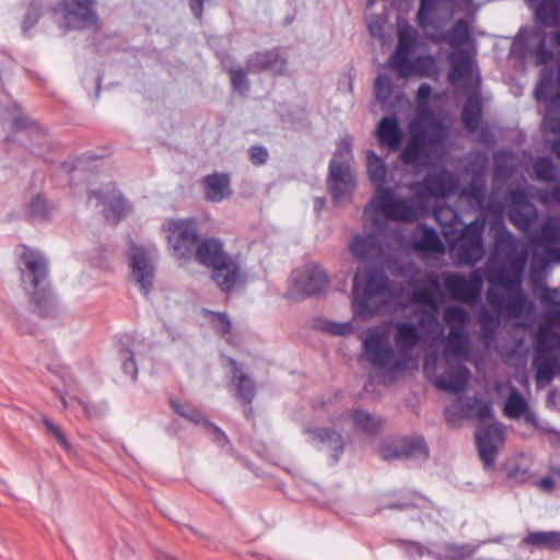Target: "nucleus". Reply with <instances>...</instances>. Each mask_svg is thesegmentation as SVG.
Returning <instances> with one entry per match:
<instances>
[{"mask_svg": "<svg viewBox=\"0 0 560 560\" xmlns=\"http://www.w3.org/2000/svg\"><path fill=\"white\" fill-rule=\"evenodd\" d=\"M451 71L448 80L452 84L464 81L471 75L472 58L465 49L454 51L450 56Z\"/></svg>", "mask_w": 560, "mask_h": 560, "instance_id": "33", "label": "nucleus"}, {"mask_svg": "<svg viewBox=\"0 0 560 560\" xmlns=\"http://www.w3.org/2000/svg\"><path fill=\"white\" fill-rule=\"evenodd\" d=\"M432 89L428 83H421L417 91V101L419 104H424L430 95H431Z\"/></svg>", "mask_w": 560, "mask_h": 560, "instance_id": "64", "label": "nucleus"}, {"mask_svg": "<svg viewBox=\"0 0 560 560\" xmlns=\"http://www.w3.org/2000/svg\"><path fill=\"white\" fill-rule=\"evenodd\" d=\"M524 544L545 547L549 550L560 549V532H533L524 539Z\"/></svg>", "mask_w": 560, "mask_h": 560, "instance_id": "36", "label": "nucleus"}, {"mask_svg": "<svg viewBox=\"0 0 560 560\" xmlns=\"http://www.w3.org/2000/svg\"><path fill=\"white\" fill-rule=\"evenodd\" d=\"M533 170L537 179L541 182L555 180L556 167L550 159L538 158L533 164Z\"/></svg>", "mask_w": 560, "mask_h": 560, "instance_id": "47", "label": "nucleus"}, {"mask_svg": "<svg viewBox=\"0 0 560 560\" xmlns=\"http://www.w3.org/2000/svg\"><path fill=\"white\" fill-rule=\"evenodd\" d=\"M43 423L45 424L47 431L56 438V440L65 450L69 451L71 448L69 441L67 440L66 435L58 425H56L47 417L43 418Z\"/></svg>", "mask_w": 560, "mask_h": 560, "instance_id": "58", "label": "nucleus"}, {"mask_svg": "<svg viewBox=\"0 0 560 560\" xmlns=\"http://www.w3.org/2000/svg\"><path fill=\"white\" fill-rule=\"evenodd\" d=\"M376 137L382 144L387 145L390 150H398L401 145L402 133L397 118L383 117L378 122Z\"/></svg>", "mask_w": 560, "mask_h": 560, "instance_id": "32", "label": "nucleus"}, {"mask_svg": "<svg viewBox=\"0 0 560 560\" xmlns=\"http://www.w3.org/2000/svg\"><path fill=\"white\" fill-rule=\"evenodd\" d=\"M511 202H512V207L511 208H521V209H523V208L532 207L528 203L527 196L522 190H514V191L511 192Z\"/></svg>", "mask_w": 560, "mask_h": 560, "instance_id": "63", "label": "nucleus"}, {"mask_svg": "<svg viewBox=\"0 0 560 560\" xmlns=\"http://www.w3.org/2000/svg\"><path fill=\"white\" fill-rule=\"evenodd\" d=\"M539 200L545 206H560V185L555 186L550 190H542L539 196Z\"/></svg>", "mask_w": 560, "mask_h": 560, "instance_id": "60", "label": "nucleus"}, {"mask_svg": "<svg viewBox=\"0 0 560 560\" xmlns=\"http://www.w3.org/2000/svg\"><path fill=\"white\" fill-rule=\"evenodd\" d=\"M168 242L174 252L183 258L190 257L197 242V226L195 220H180L168 225Z\"/></svg>", "mask_w": 560, "mask_h": 560, "instance_id": "16", "label": "nucleus"}, {"mask_svg": "<svg viewBox=\"0 0 560 560\" xmlns=\"http://www.w3.org/2000/svg\"><path fill=\"white\" fill-rule=\"evenodd\" d=\"M328 280V275L323 267L307 264L292 272L289 295L291 299L301 300L320 293L327 288Z\"/></svg>", "mask_w": 560, "mask_h": 560, "instance_id": "9", "label": "nucleus"}, {"mask_svg": "<svg viewBox=\"0 0 560 560\" xmlns=\"http://www.w3.org/2000/svg\"><path fill=\"white\" fill-rule=\"evenodd\" d=\"M394 342L397 350L389 345L388 334L384 329H369L363 339V349L370 364L390 374L406 371L412 362L411 351L421 340L418 328L408 322H397L394 325Z\"/></svg>", "mask_w": 560, "mask_h": 560, "instance_id": "2", "label": "nucleus"}, {"mask_svg": "<svg viewBox=\"0 0 560 560\" xmlns=\"http://www.w3.org/2000/svg\"><path fill=\"white\" fill-rule=\"evenodd\" d=\"M96 0H60L63 26L67 30L97 27L100 23Z\"/></svg>", "mask_w": 560, "mask_h": 560, "instance_id": "12", "label": "nucleus"}, {"mask_svg": "<svg viewBox=\"0 0 560 560\" xmlns=\"http://www.w3.org/2000/svg\"><path fill=\"white\" fill-rule=\"evenodd\" d=\"M559 294L560 291L558 289H546L540 296L541 303L550 308L549 317L558 323H560Z\"/></svg>", "mask_w": 560, "mask_h": 560, "instance_id": "48", "label": "nucleus"}, {"mask_svg": "<svg viewBox=\"0 0 560 560\" xmlns=\"http://www.w3.org/2000/svg\"><path fill=\"white\" fill-rule=\"evenodd\" d=\"M382 459H428L430 452L422 436H407L383 442L378 447Z\"/></svg>", "mask_w": 560, "mask_h": 560, "instance_id": "13", "label": "nucleus"}, {"mask_svg": "<svg viewBox=\"0 0 560 560\" xmlns=\"http://www.w3.org/2000/svg\"><path fill=\"white\" fill-rule=\"evenodd\" d=\"M412 138L401 152V160L406 164L416 163L422 154V148L425 144L422 136L416 133V122L411 124Z\"/></svg>", "mask_w": 560, "mask_h": 560, "instance_id": "43", "label": "nucleus"}, {"mask_svg": "<svg viewBox=\"0 0 560 560\" xmlns=\"http://www.w3.org/2000/svg\"><path fill=\"white\" fill-rule=\"evenodd\" d=\"M463 126L469 132H475L479 128L481 119V100L477 92L471 93L464 104L460 113Z\"/></svg>", "mask_w": 560, "mask_h": 560, "instance_id": "34", "label": "nucleus"}, {"mask_svg": "<svg viewBox=\"0 0 560 560\" xmlns=\"http://www.w3.org/2000/svg\"><path fill=\"white\" fill-rule=\"evenodd\" d=\"M206 199L211 202H220L232 195L230 176L213 173L203 178Z\"/></svg>", "mask_w": 560, "mask_h": 560, "instance_id": "29", "label": "nucleus"}, {"mask_svg": "<svg viewBox=\"0 0 560 560\" xmlns=\"http://www.w3.org/2000/svg\"><path fill=\"white\" fill-rule=\"evenodd\" d=\"M445 38L452 48L459 50V48L467 44L470 39L467 22L463 19L457 20L451 30L446 33Z\"/></svg>", "mask_w": 560, "mask_h": 560, "instance_id": "40", "label": "nucleus"}, {"mask_svg": "<svg viewBox=\"0 0 560 560\" xmlns=\"http://www.w3.org/2000/svg\"><path fill=\"white\" fill-rule=\"evenodd\" d=\"M205 313L211 317L213 328L221 336H225L231 331L232 324L226 313H218L206 310Z\"/></svg>", "mask_w": 560, "mask_h": 560, "instance_id": "55", "label": "nucleus"}, {"mask_svg": "<svg viewBox=\"0 0 560 560\" xmlns=\"http://www.w3.org/2000/svg\"><path fill=\"white\" fill-rule=\"evenodd\" d=\"M388 292L387 277L376 269H358L353 279V308L360 316L380 311Z\"/></svg>", "mask_w": 560, "mask_h": 560, "instance_id": "4", "label": "nucleus"}, {"mask_svg": "<svg viewBox=\"0 0 560 560\" xmlns=\"http://www.w3.org/2000/svg\"><path fill=\"white\" fill-rule=\"evenodd\" d=\"M415 42L416 38L411 34L407 32H399L398 45L393 56L390 57V63L401 78H408L412 74V62L410 61V55Z\"/></svg>", "mask_w": 560, "mask_h": 560, "instance_id": "22", "label": "nucleus"}, {"mask_svg": "<svg viewBox=\"0 0 560 560\" xmlns=\"http://www.w3.org/2000/svg\"><path fill=\"white\" fill-rule=\"evenodd\" d=\"M486 221L478 218L467 224L455 247L456 257L460 265L475 266L485 256L483 231Z\"/></svg>", "mask_w": 560, "mask_h": 560, "instance_id": "8", "label": "nucleus"}, {"mask_svg": "<svg viewBox=\"0 0 560 560\" xmlns=\"http://www.w3.org/2000/svg\"><path fill=\"white\" fill-rule=\"evenodd\" d=\"M43 423L45 424L47 431L56 438V440L65 450L69 451L71 448L69 441L67 440L66 435L58 425H56L47 417L43 418Z\"/></svg>", "mask_w": 560, "mask_h": 560, "instance_id": "57", "label": "nucleus"}, {"mask_svg": "<svg viewBox=\"0 0 560 560\" xmlns=\"http://www.w3.org/2000/svg\"><path fill=\"white\" fill-rule=\"evenodd\" d=\"M50 210L51 208L45 198H43L40 195H37L30 202L28 215L33 220L44 221L48 219Z\"/></svg>", "mask_w": 560, "mask_h": 560, "instance_id": "52", "label": "nucleus"}, {"mask_svg": "<svg viewBox=\"0 0 560 560\" xmlns=\"http://www.w3.org/2000/svg\"><path fill=\"white\" fill-rule=\"evenodd\" d=\"M268 158V151L262 145H253L249 148V160L254 165L265 164Z\"/></svg>", "mask_w": 560, "mask_h": 560, "instance_id": "59", "label": "nucleus"}, {"mask_svg": "<svg viewBox=\"0 0 560 560\" xmlns=\"http://www.w3.org/2000/svg\"><path fill=\"white\" fill-rule=\"evenodd\" d=\"M439 0H420V7L417 13L418 24L425 28L432 24V19L438 9Z\"/></svg>", "mask_w": 560, "mask_h": 560, "instance_id": "51", "label": "nucleus"}, {"mask_svg": "<svg viewBox=\"0 0 560 560\" xmlns=\"http://www.w3.org/2000/svg\"><path fill=\"white\" fill-rule=\"evenodd\" d=\"M351 417L355 427L369 435L376 434L383 425L382 419L376 418L364 410H355Z\"/></svg>", "mask_w": 560, "mask_h": 560, "instance_id": "38", "label": "nucleus"}, {"mask_svg": "<svg viewBox=\"0 0 560 560\" xmlns=\"http://www.w3.org/2000/svg\"><path fill=\"white\" fill-rule=\"evenodd\" d=\"M19 270L24 290L31 295L39 315L47 317L55 313L56 304L48 285V262L38 250L22 247Z\"/></svg>", "mask_w": 560, "mask_h": 560, "instance_id": "3", "label": "nucleus"}, {"mask_svg": "<svg viewBox=\"0 0 560 560\" xmlns=\"http://www.w3.org/2000/svg\"><path fill=\"white\" fill-rule=\"evenodd\" d=\"M40 4L36 1H33L28 4L27 11L22 23V27L25 32H27L37 23L40 16Z\"/></svg>", "mask_w": 560, "mask_h": 560, "instance_id": "56", "label": "nucleus"}, {"mask_svg": "<svg viewBox=\"0 0 560 560\" xmlns=\"http://www.w3.org/2000/svg\"><path fill=\"white\" fill-rule=\"evenodd\" d=\"M225 70L228 71L231 80V85L233 90L240 92L241 94H245L249 90V81L247 79V73L249 72L247 68L242 67H228L224 63Z\"/></svg>", "mask_w": 560, "mask_h": 560, "instance_id": "45", "label": "nucleus"}, {"mask_svg": "<svg viewBox=\"0 0 560 560\" xmlns=\"http://www.w3.org/2000/svg\"><path fill=\"white\" fill-rule=\"evenodd\" d=\"M535 21L546 28L560 27V0H530Z\"/></svg>", "mask_w": 560, "mask_h": 560, "instance_id": "25", "label": "nucleus"}, {"mask_svg": "<svg viewBox=\"0 0 560 560\" xmlns=\"http://www.w3.org/2000/svg\"><path fill=\"white\" fill-rule=\"evenodd\" d=\"M532 55L537 66H545L553 60L555 55L546 46L545 34L540 35L537 46L532 50Z\"/></svg>", "mask_w": 560, "mask_h": 560, "instance_id": "54", "label": "nucleus"}, {"mask_svg": "<svg viewBox=\"0 0 560 560\" xmlns=\"http://www.w3.org/2000/svg\"><path fill=\"white\" fill-rule=\"evenodd\" d=\"M464 412L469 415L471 412L475 413V416L480 419H489L493 416V409L490 402L482 401L478 398H468L464 402Z\"/></svg>", "mask_w": 560, "mask_h": 560, "instance_id": "46", "label": "nucleus"}, {"mask_svg": "<svg viewBox=\"0 0 560 560\" xmlns=\"http://www.w3.org/2000/svg\"><path fill=\"white\" fill-rule=\"evenodd\" d=\"M458 182L453 174L442 170L429 173L421 182H413L409 188L417 197L430 196L444 198L456 191Z\"/></svg>", "mask_w": 560, "mask_h": 560, "instance_id": "15", "label": "nucleus"}, {"mask_svg": "<svg viewBox=\"0 0 560 560\" xmlns=\"http://www.w3.org/2000/svg\"><path fill=\"white\" fill-rule=\"evenodd\" d=\"M375 96L381 103H386L393 93L390 79L385 74H380L374 84Z\"/></svg>", "mask_w": 560, "mask_h": 560, "instance_id": "53", "label": "nucleus"}, {"mask_svg": "<svg viewBox=\"0 0 560 560\" xmlns=\"http://www.w3.org/2000/svg\"><path fill=\"white\" fill-rule=\"evenodd\" d=\"M509 218L518 230L528 232L536 221L537 211L534 207H529L527 210L511 208Z\"/></svg>", "mask_w": 560, "mask_h": 560, "instance_id": "41", "label": "nucleus"}, {"mask_svg": "<svg viewBox=\"0 0 560 560\" xmlns=\"http://www.w3.org/2000/svg\"><path fill=\"white\" fill-rule=\"evenodd\" d=\"M306 433L310 434L311 441L317 445H324L330 453L335 462L343 453V438L340 433L331 429L315 428L307 429Z\"/></svg>", "mask_w": 560, "mask_h": 560, "instance_id": "26", "label": "nucleus"}, {"mask_svg": "<svg viewBox=\"0 0 560 560\" xmlns=\"http://www.w3.org/2000/svg\"><path fill=\"white\" fill-rule=\"evenodd\" d=\"M411 300L417 304L430 307L429 312H423L420 325L425 326L433 324L441 329V324L434 314L439 310L442 301L441 287L435 275H429L424 281L415 285L411 293Z\"/></svg>", "mask_w": 560, "mask_h": 560, "instance_id": "14", "label": "nucleus"}, {"mask_svg": "<svg viewBox=\"0 0 560 560\" xmlns=\"http://www.w3.org/2000/svg\"><path fill=\"white\" fill-rule=\"evenodd\" d=\"M479 456L486 468H491L495 462L499 445L504 442L502 424L495 422L476 432Z\"/></svg>", "mask_w": 560, "mask_h": 560, "instance_id": "17", "label": "nucleus"}, {"mask_svg": "<svg viewBox=\"0 0 560 560\" xmlns=\"http://www.w3.org/2000/svg\"><path fill=\"white\" fill-rule=\"evenodd\" d=\"M533 241L541 245H560V220L548 217L541 224Z\"/></svg>", "mask_w": 560, "mask_h": 560, "instance_id": "35", "label": "nucleus"}, {"mask_svg": "<svg viewBox=\"0 0 560 560\" xmlns=\"http://www.w3.org/2000/svg\"><path fill=\"white\" fill-rule=\"evenodd\" d=\"M550 329L547 326H540L535 336V357L533 366L535 368V377L537 383L549 384L560 369L556 355L551 353L552 347L549 343Z\"/></svg>", "mask_w": 560, "mask_h": 560, "instance_id": "11", "label": "nucleus"}, {"mask_svg": "<svg viewBox=\"0 0 560 560\" xmlns=\"http://www.w3.org/2000/svg\"><path fill=\"white\" fill-rule=\"evenodd\" d=\"M381 249L382 242L377 233L355 235L350 243V252L359 260L372 258L378 255Z\"/></svg>", "mask_w": 560, "mask_h": 560, "instance_id": "30", "label": "nucleus"}, {"mask_svg": "<svg viewBox=\"0 0 560 560\" xmlns=\"http://www.w3.org/2000/svg\"><path fill=\"white\" fill-rule=\"evenodd\" d=\"M462 196L481 207L486 198V182L482 177L475 175L470 183L463 188Z\"/></svg>", "mask_w": 560, "mask_h": 560, "instance_id": "44", "label": "nucleus"}, {"mask_svg": "<svg viewBox=\"0 0 560 560\" xmlns=\"http://www.w3.org/2000/svg\"><path fill=\"white\" fill-rule=\"evenodd\" d=\"M212 270V279L223 292L232 291L237 283L243 281L240 264L231 256H228Z\"/></svg>", "mask_w": 560, "mask_h": 560, "instance_id": "23", "label": "nucleus"}, {"mask_svg": "<svg viewBox=\"0 0 560 560\" xmlns=\"http://www.w3.org/2000/svg\"><path fill=\"white\" fill-rule=\"evenodd\" d=\"M287 57L280 48L255 51L246 60L249 73L271 71L275 74H283L287 69Z\"/></svg>", "mask_w": 560, "mask_h": 560, "instance_id": "19", "label": "nucleus"}, {"mask_svg": "<svg viewBox=\"0 0 560 560\" xmlns=\"http://www.w3.org/2000/svg\"><path fill=\"white\" fill-rule=\"evenodd\" d=\"M470 319L469 313L456 305L447 306L444 311V320L450 325L445 340V357L455 359L466 358L469 354V337L466 330Z\"/></svg>", "mask_w": 560, "mask_h": 560, "instance_id": "7", "label": "nucleus"}, {"mask_svg": "<svg viewBox=\"0 0 560 560\" xmlns=\"http://www.w3.org/2000/svg\"><path fill=\"white\" fill-rule=\"evenodd\" d=\"M232 365V384L235 387V396L244 406H249L256 395L255 382L238 368L235 360L230 359Z\"/></svg>", "mask_w": 560, "mask_h": 560, "instance_id": "28", "label": "nucleus"}, {"mask_svg": "<svg viewBox=\"0 0 560 560\" xmlns=\"http://www.w3.org/2000/svg\"><path fill=\"white\" fill-rule=\"evenodd\" d=\"M469 375V370L465 365L458 364L436 376L434 385L443 392L459 394L466 389Z\"/></svg>", "mask_w": 560, "mask_h": 560, "instance_id": "24", "label": "nucleus"}, {"mask_svg": "<svg viewBox=\"0 0 560 560\" xmlns=\"http://www.w3.org/2000/svg\"><path fill=\"white\" fill-rule=\"evenodd\" d=\"M371 208L390 221L402 223L416 222L425 214V207L420 199L400 198L390 187H381L375 191L364 215L369 214Z\"/></svg>", "mask_w": 560, "mask_h": 560, "instance_id": "5", "label": "nucleus"}, {"mask_svg": "<svg viewBox=\"0 0 560 560\" xmlns=\"http://www.w3.org/2000/svg\"><path fill=\"white\" fill-rule=\"evenodd\" d=\"M386 173L383 161L374 152H370L368 155V174L370 180L375 185V191L385 187Z\"/></svg>", "mask_w": 560, "mask_h": 560, "instance_id": "42", "label": "nucleus"}, {"mask_svg": "<svg viewBox=\"0 0 560 560\" xmlns=\"http://www.w3.org/2000/svg\"><path fill=\"white\" fill-rule=\"evenodd\" d=\"M205 427H207L211 433H212V440L219 444L220 446H224L226 444H229V439L228 436L225 435V433L219 429L217 425H214L213 423H211L210 421H205Z\"/></svg>", "mask_w": 560, "mask_h": 560, "instance_id": "62", "label": "nucleus"}, {"mask_svg": "<svg viewBox=\"0 0 560 560\" xmlns=\"http://www.w3.org/2000/svg\"><path fill=\"white\" fill-rule=\"evenodd\" d=\"M528 409V404L523 395L512 388L504 404V415L510 419H518Z\"/></svg>", "mask_w": 560, "mask_h": 560, "instance_id": "37", "label": "nucleus"}, {"mask_svg": "<svg viewBox=\"0 0 560 560\" xmlns=\"http://www.w3.org/2000/svg\"><path fill=\"white\" fill-rule=\"evenodd\" d=\"M444 289L452 299L474 305L479 301L483 279L480 269L472 270L468 277L450 272L443 276Z\"/></svg>", "mask_w": 560, "mask_h": 560, "instance_id": "10", "label": "nucleus"}, {"mask_svg": "<svg viewBox=\"0 0 560 560\" xmlns=\"http://www.w3.org/2000/svg\"><path fill=\"white\" fill-rule=\"evenodd\" d=\"M96 199V206H104V215L107 221L117 224L128 211V203L114 185L105 189L91 191L89 200Z\"/></svg>", "mask_w": 560, "mask_h": 560, "instance_id": "18", "label": "nucleus"}, {"mask_svg": "<svg viewBox=\"0 0 560 560\" xmlns=\"http://www.w3.org/2000/svg\"><path fill=\"white\" fill-rule=\"evenodd\" d=\"M351 160V145L349 141L342 140L329 163L327 177V186L335 203L348 202L354 191L355 179L350 167Z\"/></svg>", "mask_w": 560, "mask_h": 560, "instance_id": "6", "label": "nucleus"}, {"mask_svg": "<svg viewBox=\"0 0 560 560\" xmlns=\"http://www.w3.org/2000/svg\"><path fill=\"white\" fill-rule=\"evenodd\" d=\"M476 547L469 544H448L444 547V557L447 560H463L472 556Z\"/></svg>", "mask_w": 560, "mask_h": 560, "instance_id": "49", "label": "nucleus"}, {"mask_svg": "<svg viewBox=\"0 0 560 560\" xmlns=\"http://www.w3.org/2000/svg\"><path fill=\"white\" fill-rule=\"evenodd\" d=\"M517 241L504 226L495 232L491 254L485 266L486 279L492 285L508 290L506 308L517 316L526 302V293L521 287L528 253L518 250Z\"/></svg>", "mask_w": 560, "mask_h": 560, "instance_id": "1", "label": "nucleus"}, {"mask_svg": "<svg viewBox=\"0 0 560 560\" xmlns=\"http://www.w3.org/2000/svg\"><path fill=\"white\" fill-rule=\"evenodd\" d=\"M415 248L419 252L442 253L444 250L436 232L431 228H424L420 238L415 241Z\"/></svg>", "mask_w": 560, "mask_h": 560, "instance_id": "39", "label": "nucleus"}, {"mask_svg": "<svg viewBox=\"0 0 560 560\" xmlns=\"http://www.w3.org/2000/svg\"><path fill=\"white\" fill-rule=\"evenodd\" d=\"M229 255L224 253L222 243L214 238L202 240L196 247L195 257L203 266L217 267Z\"/></svg>", "mask_w": 560, "mask_h": 560, "instance_id": "27", "label": "nucleus"}, {"mask_svg": "<svg viewBox=\"0 0 560 560\" xmlns=\"http://www.w3.org/2000/svg\"><path fill=\"white\" fill-rule=\"evenodd\" d=\"M130 267L132 281L147 295L152 288L154 277V266L149 254L140 247H133L130 256Z\"/></svg>", "mask_w": 560, "mask_h": 560, "instance_id": "21", "label": "nucleus"}, {"mask_svg": "<svg viewBox=\"0 0 560 560\" xmlns=\"http://www.w3.org/2000/svg\"><path fill=\"white\" fill-rule=\"evenodd\" d=\"M416 133L423 137L425 144H438L446 138L445 128L430 112L421 115L420 126L416 124Z\"/></svg>", "mask_w": 560, "mask_h": 560, "instance_id": "31", "label": "nucleus"}, {"mask_svg": "<svg viewBox=\"0 0 560 560\" xmlns=\"http://www.w3.org/2000/svg\"><path fill=\"white\" fill-rule=\"evenodd\" d=\"M171 407L180 417L189 420L190 422H192L195 424H202V425H205V421H208L203 417V415L199 410H197L195 407H192V406L183 405V404L177 402L175 400H171Z\"/></svg>", "mask_w": 560, "mask_h": 560, "instance_id": "50", "label": "nucleus"}, {"mask_svg": "<svg viewBox=\"0 0 560 560\" xmlns=\"http://www.w3.org/2000/svg\"><path fill=\"white\" fill-rule=\"evenodd\" d=\"M506 296L508 292L504 294L500 290L495 289L492 284L491 288L487 292V302L491 307L490 312H482L480 314V326L486 329L487 325L492 328H499L501 323V316L505 313L510 318H520L526 311L528 305V298L526 296V302L523 306L521 314L517 316L512 315L506 308Z\"/></svg>", "mask_w": 560, "mask_h": 560, "instance_id": "20", "label": "nucleus"}, {"mask_svg": "<svg viewBox=\"0 0 560 560\" xmlns=\"http://www.w3.org/2000/svg\"><path fill=\"white\" fill-rule=\"evenodd\" d=\"M435 66L433 58L431 57H421L418 58L415 63H412V73L419 72L421 75L427 74V72L433 69Z\"/></svg>", "mask_w": 560, "mask_h": 560, "instance_id": "61", "label": "nucleus"}]
</instances>
